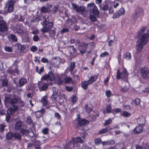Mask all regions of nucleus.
Returning a JSON list of instances; mask_svg holds the SVG:
<instances>
[{
  "instance_id": "14",
  "label": "nucleus",
  "mask_w": 149,
  "mask_h": 149,
  "mask_svg": "<svg viewBox=\"0 0 149 149\" xmlns=\"http://www.w3.org/2000/svg\"><path fill=\"white\" fill-rule=\"evenodd\" d=\"M8 30L6 22L3 20H0V31L1 32L6 31Z\"/></svg>"
},
{
  "instance_id": "42",
  "label": "nucleus",
  "mask_w": 149,
  "mask_h": 149,
  "mask_svg": "<svg viewBox=\"0 0 149 149\" xmlns=\"http://www.w3.org/2000/svg\"><path fill=\"white\" fill-rule=\"evenodd\" d=\"M89 19L91 20V22H95L97 21L96 17L92 15H89Z\"/></svg>"
},
{
  "instance_id": "50",
  "label": "nucleus",
  "mask_w": 149,
  "mask_h": 149,
  "mask_svg": "<svg viewBox=\"0 0 149 149\" xmlns=\"http://www.w3.org/2000/svg\"><path fill=\"white\" fill-rule=\"evenodd\" d=\"M109 54L108 52L105 51L101 54L100 55V57L102 58H104L106 56L109 55Z\"/></svg>"
},
{
  "instance_id": "28",
  "label": "nucleus",
  "mask_w": 149,
  "mask_h": 149,
  "mask_svg": "<svg viewBox=\"0 0 149 149\" xmlns=\"http://www.w3.org/2000/svg\"><path fill=\"white\" fill-rule=\"evenodd\" d=\"M146 29V27L145 26H143L140 29V30L138 31V37L140 39L141 38L140 37V36H141V34L144 32Z\"/></svg>"
},
{
  "instance_id": "59",
  "label": "nucleus",
  "mask_w": 149,
  "mask_h": 149,
  "mask_svg": "<svg viewBox=\"0 0 149 149\" xmlns=\"http://www.w3.org/2000/svg\"><path fill=\"white\" fill-rule=\"evenodd\" d=\"M69 31V29L68 28H63L62 29L61 31V33L62 34H63L65 32H68Z\"/></svg>"
},
{
  "instance_id": "51",
  "label": "nucleus",
  "mask_w": 149,
  "mask_h": 149,
  "mask_svg": "<svg viewBox=\"0 0 149 149\" xmlns=\"http://www.w3.org/2000/svg\"><path fill=\"white\" fill-rule=\"evenodd\" d=\"M57 82L58 85H60L64 82L63 79L60 77H58L57 78Z\"/></svg>"
},
{
  "instance_id": "46",
  "label": "nucleus",
  "mask_w": 149,
  "mask_h": 149,
  "mask_svg": "<svg viewBox=\"0 0 149 149\" xmlns=\"http://www.w3.org/2000/svg\"><path fill=\"white\" fill-rule=\"evenodd\" d=\"M49 129L47 128H45L42 130V132L44 134L46 135L49 133Z\"/></svg>"
},
{
  "instance_id": "11",
  "label": "nucleus",
  "mask_w": 149,
  "mask_h": 149,
  "mask_svg": "<svg viewBox=\"0 0 149 149\" xmlns=\"http://www.w3.org/2000/svg\"><path fill=\"white\" fill-rule=\"evenodd\" d=\"M5 101L6 103L10 104L13 105L17 103L18 100L16 98H12L9 97H5Z\"/></svg>"
},
{
  "instance_id": "2",
  "label": "nucleus",
  "mask_w": 149,
  "mask_h": 149,
  "mask_svg": "<svg viewBox=\"0 0 149 149\" xmlns=\"http://www.w3.org/2000/svg\"><path fill=\"white\" fill-rule=\"evenodd\" d=\"M144 10L141 7L138 6L134 10L133 13L132 15V18L134 22L139 17L144 15Z\"/></svg>"
},
{
  "instance_id": "33",
  "label": "nucleus",
  "mask_w": 149,
  "mask_h": 149,
  "mask_svg": "<svg viewBox=\"0 0 149 149\" xmlns=\"http://www.w3.org/2000/svg\"><path fill=\"white\" fill-rule=\"evenodd\" d=\"M125 58L127 60H130L132 59V56L130 53L127 52L125 55Z\"/></svg>"
},
{
  "instance_id": "64",
  "label": "nucleus",
  "mask_w": 149,
  "mask_h": 149,
  "mask_svg": "<svg viewBox=\"0 0 149 149\" xmlns=\"http://www.w3.org/2000/svg\"><path fill=\"white\" fill-rule=\"evenodd\" d=\"M25 19L22 15H20V17L18 19V21L20 22H23L24 21Z\"/></svg>"
},
{
  "instance_id": "60",
  "label": "nucleus",
  "mask_w": 149,
  "mask_h": 149,
  "mask_svg": "<svg viewBox=\"0 0 149 149\" xmlns=\"http://www.w3.org/2000/svg\"><path fill=\"white\" fill-rule=\"evenodd\" d=\"M120 15H119L118 13L117 12L114 13L113 15V19H116L120 17Z\"/></svg>"
},
{
  "instance_id": "61",
  "label": "nucleus",
  "mask_w": 149,
  "mask_h": 149,
  "mask_svg": "<svg viewBox=\"0 0 149 149\" xmlns=\"http://www.w3.org/2000/svg\"><path fill=\"white\" fill-rule=\"evenodd\" d=\"M33 40L34 42H37L39 40V38L37 35H35L33 37Z\"/></svg>"
},
{
  "instance_id": "22",
  "label": "nucleus",
  "mask_w": 149,
  "mask_h": 149,
  "mask_svg": "<svg viewBox=\"0 0 149 149\" xmlns=\"http://www.w3.org/2000/svg\"><path fill=\"white\" fill-rule=\"evenodd\" d=\"M99 75V74L97 73L96 75H94L93 76H92L88 80L90 84H91L94 82L98 78V76Z\"/></svg>"
},
{
  "instance_id": "44",
  "label": "nucleus",
  "mask_w": 149,
  "mask_h": 149,
  "mask_svg": "<svg viewBox=\"0 0 149 149\" xmlns=\"http://www.w3.org/2000/svg\"><path fill=\"white\" fill-rule=\"evenodd\" d=\"M128 89V88L126 86H125L123 87H121L120 91L121 92L124 93L127 91Z\"/></svg>"
},
{
  "instance_id": "20",
  "label": "nucleus",
  "mask_w": 149,
  "mask_h": 149,
  "mask_svg": "<svg viewBox=\"0 0 149 149\" xmlns=\"http://www.w3.org/2000/svg\"><path fill=\"white\" fill-rule=\"evenodd\" d=\"M45 112L44 109L42 108L40 110L36 112L35 114L36 118H39L43 116V114Z\"/></svg>"
},
{
  "instance_id": "16",
  "label": "nucleus",
  "mask_w": 149,
  "mask_h": 149,
  "mask_svg": "<svg viewBox=\"0 0 149 149\" xmlns=\"http://www.w3.org/2000/svg\"><path fill=\"white\" fill-rule=\"evenodd\" d=\"M143 132V127L141 125H139L134 128L133 131V134H139Z\"/></svg>"
},
{
  "instance_id": "57",
  "label": "nucleus",
  "mask_w": 149,
  "mask_h": 149,
  "mask_svg": "<svg viewBox=\"0 0 149 149\" xmlns=\"http://www.w3.org/2000/svg\"><path fill=\"white\" fill-rule=\"evenodd\" d=\"M54 116L56 117L58 120H60L61 119V116L59 113L58 112H55L54 113Z\"/></svg>"
},
{
  "instance_id": "39",
  "label": "nucleus",
  "mask_w": 149,
  "mask_h": 149,
  "mask_svg": "<svg viewBox=\"0 0 149 149\" xmlns=\"http://www.w3.org/2000/svg\"><path fill=\"white\" fill-rule=\"evenodd\" d=\"M10 38L13 41L16 42L17 41V37L15 35L13 34H11L10 35Z\"/></svg>"
},
{
  "instance_id": "12",
  "label": "nucleus",
  "mask_w": 149,
  "mask_h": 149,
  "mask_svg": "<svg viewBox=\"0 0 149 149\" xmlns=\"http://www.w3.org/2000/svg\"><path fill=\"white\" fill-rule=\"evenodd\" d=\"M72 5L73 8L75 9L77 13H82L85 11V8L83 6H80L79 7L74 3H72Z\"/></svg>"
},
{
  "instance_id": "17",
  "label": "nucleus",
  "mask_w": 149,
  "mask_h": 149,
  "mask_svg": "<svg viewBox=\"0 0 149 149\" xmlns=\"http://www.w3.org/2000/svg\"><path fill=\"white\" fill-rule=\"evenodd\" d=\"M18 106L16 105H12L7 110L8 114L11 115L14 113L18 109Z\"/></svg>"
},
{
  "instance_id": "62",
  "label": "nucleus",
  "mask_w": 149,
  "mask_h": 149,
  "mask_svg": "<svg viewBox=\"0 0 149 149\" xmlns=\"http://www.w3.org/2000/svg\"><path fill=\"white\" fill-rule=\"evenodd\" d=\"M121 109L120 108H116L113 109V112L115 113H118L121 111Z\"/></svg>"
},
{
  "instance_id": "41",
  "label": "nucleus",
  "mask_w": 149,
  "mask_h": 149,
  "mask_svg": "<svg viewBox=\"0 0 149 149\" xmlns=\"http://www.w3.org/2000/svg\"><path fill=\"white\" fill-rule=\"evenodd\" d=\"M121 73L122 79L124 78L127 76V70H123Z\"/></svg>"
},
{
  "instance_id": "48",
  "label": "nucleus",
  "mask_w": 149,
  "mask_h": 149,
  "mask_svg": "<svg viewBox=\"0 0 149 149\" xmlns=\"http://www.w3.org/2000/svg\"><path fill=\"white\" fill-rule=\"evenodd\" d=\"M2 84L3 87L7 86L8 85V80L6 79H5L2 81Z\"/></svg>"
},
{
  "instance_id": "32",
  "label": "nucleus",
  "mask_w": 149,
  "mask_h": 149,
  "mask_svg": "<svg viewBox=\"0 0 149 149\" xmlns=\"http://www.w3.org/2000/svg\"><path fill=\"white\" fill-rule=\"evenodd\" d=\"M41 11L43 13H49V9L48 7L43 6L41 8Z\"/></svg>"
},
{
  "instance_id": "55",
  "label": "nucleus",
  "mask_w": 149,
  "mask_h": 149,
  "mask_svg": "<svg viewBox=\"0 0 149 149\" xmlns=\"http://www.w3.org/2000/svg\"><path fill=\"white\" fill-rule=\"evenodd\" d=\"M38 50V48L35 45L32 46L30 48V50L33 52H36Z\"/></svg>"
},
{
  "instance_id": "9",
  "label": "nucleus",
  "mask_w": 149,
  "mask_h": 149,
  "mask_svg": "<svg viewBox=\"0 0 149 149\" xmlns=\"http://www.w3.org/2000/svg\"><path fill=\"white\" fill-rule=\"evenodd\" d=\"M41 79L45 80H49V81H52L54 79V76L53 72L49 71L47 74L43 75Z\"/></svg>"
},
{
  "instance_id": "45",
  "label": "nucleus",
  "mask_w": 149,
  "mask_h": 149,
  "mask_svg": "<svg viewBox=\"0 0 149 149\" xmlns=\"http://www.w3.org/2000/svg\"><path fill=\"white\" fill-rule=\"evenodd\" d=\"M111 105H108L106 106V110L107 113H109L111 112Z\"/></svg>"
},
{
  "instance_id": "35",
  "label": "nucleus",
  "mask_w": 149,
  "mask_h": 149,
  "mask_svg": "<svg viewBox=\"0 0 149 149\" xmlns=\"http://www.w3.org/2000/svg\"><path fill=\"white\" fill-rule=\"evenodd\" d=\"M65 83H70L72 81V79L70 77L67 76L64 79Z\"/></svg>"
},
{
  "instance_id": "15",
  "label": "nucleus",
  "mask_w": 149,
  "mask_h": 149,
  "mask_svg": "<svg viewBox=\"0 0 149 149\" xmlns=\"http://www.w3.org/2000/svg\"><path fill=\"white\" fill-rule=\"evenodd\" d=\"M15 47L17 50L19 51L20 53L23 52L26 49V46L24 45H22L19 43H17L13 45Z\"/></svg>"
},
{
  "instance_id": "52",
  "label": "nucleus",
  "mask_w": 149,
  "mask_h": 149,
  "mask_svg": "<svg viewBox=\"0 0 149 149\" xmlns=\"http://www.w3.org/2000/svg\"><path fill=\"white\" fill-rule=\"evenodd\" d=\"M94 142L96 145H98L101 142V139L100 138H97L95 139L94 140Z\"/></svg>"
},
{
  "instance_id": "10",
  "label": "nucleus",
  "mask_w": 149,
  "mask_h": 149,
  "mask_svg": "<svg viewBox=\"0 0 149 149\" xmlns=\"http://www.w3.org/2000/svg\"><path fill=\"white\" fill-rule=\"evenodd\" d=\"M38 87L40 91H46L48 87V84L41 81L38 84Z\"/></svg>"
},
{
  "instance_id": "13",
  "label": "nucleus",
  "mask_w": 149,
  "mask_h": 149,
  "mask_svg": "<svg viewBox=\"0 0 149 149\" xmlns=\"http://www.w3.org/2000/svg\"><path fill=\"white\" fill-rule=\"evenodd\" d=\"M69 53L70 56L74 57L75 56L77 53V50L74 48V45H70L68 47Z\"/></svg>"
},
{
  "instance_id": "5",
  "label": "nucleus",
  "mask_w": 149,
  "mask_h": 149,
  "mask_svg": "<svg viewBox=\"0 0 149 149\" xmlns=\"http://www.w3.org/2000/svg\"><path fill=\"white\" fill-rule=\"evenodd\" d=\"M87 7L89 9L92 8V13L95 15H97L99 13V11L97 8L94 3H91L87 5Z\"/></svg>"
},
{
  "instance_id": "19",
  "label": "nucleus",
  "mask_w": 149,
  "mask_h": 149,
  "mask_svg": "<svg viewBox=\"0 0 149 149\" xmlns=\"http://www.w3.org/2000/svg\"><path fill=\"white\" fill-rule=\"evenodd\" d=\"M27 82V79L24 77H22L20 78L19 80V83L20 86L22 87L25 85Z\"/></svg>"
},
{
  "instance_id": "34",
  "label": "nucleus",
  "mask_w": 149,
  "mask_h": 149,
  "mask_svg": "<svg viewBox=\"0 0 149 149\" xmlns=\"http://www.w3.org/2000/svg\"><path fill=\"white\" fill-rule=\"evenodd\" d=\"M117 12L118 13L119 15L121 16L124 15L125 14V11L123 8L122 7L117 11Z\"/></svg>"
},
{
  "instance_id": "26",
  "label": "nucleus",
  "mask_w": 149,
  "mask_h": 149,
  "mask_svg": "<svg viewBox=\"0 0 149 149\" xmlns=\"http://www.w3.org/2000/svg\"><path fill=\"white\" fill-rule=\"evenodd\" d=\"M22 123L21 121L19 120L17 121L15 124L14 128L15 130H19L22 126Z\"/></svg>"
},
{
  "instance_id": "1",
  "label": "nucleus",
  "mask_w": 149,
  "mask_h": 149,
  "mask_svg": "<svg viewBox=\"0 0 149 149\" xmlns=\"http://www.w3.org/2000/svg\"><path fill=\"white\" fill-rule=\"evenodd\" d=\"M51 17L50 16H48L45 18L43 23V28L42 29V31L44 33L48 32L50 31L54 26V23L52 22H50L49 18Z\"/></svg>"
},
{
  "instance_id": "36",
  "label": "nucleus",
  "mask_w": 149,
  "mask_h": 149,
  "mask_svg": "<svg viewBox=\"0 0 149 149\" xmlns=\"http://www.w3.org/2000/svg\"><path fill=\"white\" fill-rule=\"evenodd\" d=\"M108 132V129L107 128H103L100 130L98 132V134H102L107 132Z\"/></svg>"
},
{
  "instance_id": "54",
  "label": "nucleus",
  "mask_w": 149,
  "mask_h": 149,
  "mask_svg": "<svg viewBox=\"0 0 149 149\" xmlns=\"http://www.w3.org/2000/svg\"><path fill=\"white\" fill-rule=\"evenodd\" d=\"M136 105L137 106H139L141 100L139 98H136L134 101Z\"/></svg>"
},
{
  "instance_id": "23",
  "label": "nucleus",
  "mask_w": 149,
  "mask_h": 149,
  "mask_svg": "<svg viewBox=\"0 0 149 149\" xmlns=\"http://www.w3.org/2000/svg\"><path fill=\"white\" fill-rule=\"evenodd\" d=\"M89 84H90L88 81H82L81 82V87L84 89L86 90L88 87V86Z\"/></svg>"
},
{
  "instance_id": "24",
  "label": "nucleus",
  "mask_w": 149,
  "mask_h": 149,
  "mask_svg": "<svg viewBox=\"0 0 149 149\" xmlns=\"http://www.w3.org/2000/svg\"><path fill=\"white\" fill-rule=\"evenodd\" d=\"M47 98V96L46 95H45L42 97L41 102L43 106H45L47 104L48 102Z\"/></svg>"
},
{
  "instance_id": "47",
  "label": "nucleus",
  "mask_w": 149,
  "mask_h": 149,
  "mask_svg": "<svg viewBox=\"0 0 149 149\" xmlns=\"http://www.w3.org/2000/svg\"><path fill=\"white\" fill-rule=\"evenodd\" d=\"M6 125L4 123H2L0 124V132H2L4 131Z\"/></svg>"
},
{
  "instance_id": "31",
  "label": "nucleus",
  "mask_w": 149,
  "mask_h": 149,
  "mask_svg": "<svg viewBox=\"0 0 149 149\" xmlns=\"http://www.w3.org/2000/svg\"><path fill=\"white\" fill-rule=\"evenodd\" d=\"M123 108L126 110H129L130 111L132 110L133 109V108L131 107L130 105L126 104L125 102L123 103Z\"/></svg>"
},
{
  "instance_id": "8",
  "label": "nucleus",
  "mask_w": 149,
  "mask_h": 149,
  "mask_svg": "<svg viewBox=\"0 0 149 149\" xmlns=\"http://www.w3.org/2000/svg\"><path fill=\"white\" fill-rule=\"evenodd\" d=\"M76 120L77 121L79 125L80 126L87 125L89 123V121L88 120L84 118H81L79 114H78V116L76 119Z\"/></svg>"
},
{
  "instance_id": "18",
  "label": "nucleus",
  "mask_w": 149,
  "mask_h": 149,
  "mask_svg": "<svg viewBox=\"0 0 149 149\" xmlns=\"http://www.w3.org/2000/svg\"><path fill=\"white\" fill-rule=\"evenodd\" d=\"M14 5V3L12 1H9L8 2L7 10L8 12L12 13L13 11Z\"/></svg>"
},
{
  "instance_id": "63",
  "label": "nucleus",
  "mask_w": 149,
  "mask_h": 149,
  "mask_svg": "<svg viewBox=\"0 0 149 149\" xmlns=\"http://www.w3.org/2000/svg\"><path fill=\"white\" fill-rule=\"evenodd\" d=\"M41 61L42 62L45 63H47L48 62V60L47 58L43 57L41 58Z\"/></svg>"
},
{
  "instance_id": "38",
  "label": "nucleus",
  "mask_w": 149,
  "mask_h": 149,
  "mask_svg": "<svg viewBox=\"0 0 149 149\" xmlns=\"http://www.w3.org/2000/svg\"><path fill=\"white\" fill-rule=\"evenodd\" d=\"M75 63L74 62H72L70 63L69 68V71L71 72H72L73 71L75 67Z\"/></svg>"
},
{
  "instance_id": "6",
  "label": "nucleus",
  "mask_w": 149,
  "mask_h": 149,
  "mask_svg": "<svg viewBox=\"0 0 149 149\" xmlns=\"http://www.w3.org/2000/svg\"><path fill=\"white\" fill-rule=\"evenodd\" d=\"M21 27V25L17 23L15 26H13L12 28L13 30L15 33L22 34L24 32V31Z\"/></svg>"
},
{
  "instance_id": "40",
  "label": "nucleus",
  "mask_w": 149,
  "mask_h": 149,
  "mask_svg": "<svg viewBox=\"0 0 149 149\" xmlns=\"http://www.w3.org/2000/svg\"><path fill=\"white\" fill-rule=\"evenodd\" d=\"M84 108L86 110V112L88 113H90L92 111V109L88 107V104H86L85 105Z\"/></svg>"
},
{
  "instance_id": "56",
  "label": "nucleus",
  "mask_w": 149,
  "mask_h": 149,
  "mask_svg": "<svg viewBox=\"0 0 149 149\" xmlns=\"http://www.w3.org/2000/svg\"><path fill=\"white\" fill-rule=\"evenodd\" d=\"M106 95L108 98L110 97L111 95V92L110 90L106 91L105 92Z\"/></svg>"
},
{
  "instance_id": "58",
  "label": "nucleus",
  "mask_w": 149,
  "mask_h": 149,
  "mask_svg": "<svg viewBox=\"0 0 149 149\" xmlns=\"http://www.w3.org/2000/svg\"><path fill=\"white\" fill-rule=\"evenodd\" d=\"M123 114L124 116L126 117H129L131 115V113L128 112L126 111H123Z\"/></svg>"
},
{
  "instance_id": "29",
  "label": "nucleus",
  "mask_w": 149,
  "mask_h": 149,
  "mask_svg": "<svg viewBox=\"0 0 149 149\" xmlns=\"http://www.w3.org/2000/svg\"><path fill=\"white\" fill-rule=\"evenodd\" d=\"M78 99L77 96L75 95H72L70 98V100L72 104H74L76 103Z\"/></svg>"
},
{
  "instance_id": "53",
  "label": "nucleus",
  "mask_w": 149,
  "mask_h": 149,
  "mask_svg": "<svg viewBox=\"0 0 149 149\" xmlns=\"http://www.w3.org/2000/svg\"><path fill=\"white\" fill-rule=\"evenodd\" d=\"M5 50L6 51L9 52H12V48L11 47L9 46H6L4 47Z\"/></svg>"
},
{
  "instance_id": "25",
  "label": "nucleus",
  "mask_w": 149,
  "mask_h": 149,
  "mask_svg": "<svg viewBox=\"0 0 149 149\" xmlns=\"http://www.w3.org/2000/svg\"><path fill=\"white\" fill-rule=\"evenodd\" d=\"M34 133L31 129H29L27 130L26 136H27L29 138L31 139L34 136Z\"/></svg>"
},
{
  "instance_id": "3",
  "label": "nucleus",
  "mask_w": 149,
  "mask_h": 149,
  "mask_svg": "<svg viewBox=\"0 0 149 149\" xmlns=\"http://www.w3.org/2000/svg\"><path fill=\"white\" fill-rule=\"evenodd\" d=\"M6 139L7 140L13 139L14 140H21V136L19 134L15 132L12 133L10 132H8L6 135Z\"/></svg>"
},
{
  "instance_id": "27",
  "label": "nucleus",
  "mask_w": 149,
  "mask_h": 149,
  "mask_svg": "<svg viewBox=\"0 0 149 149\" xmlns=\"http://www.w3.org/2000/svg\"><path fill=\"white\" fill-rule=\"evenodd\" d=\"M109 4L108 2L106 1H104L102 7H100L101 9L104 11L107 10L109 9Z\"/></svg>"
},
{
  "instance_id": "43",
  "label": "nucleus",
  "mask_w": 149,
  "mask_h": 149,
  "mask_svg": "<svg viewBox=\"0 0 149 149\" xmlns=\"http://www.w3.org/2000/svg\"><path fill=\"white\" fill-rule=\"evenodd\" d=\"M112 123V120L111 118H109L108 120H105L104 123V126H106L107 125L110 124Z\"/></svg>"
},
{
  "instance_id": "21",
  "label": "nucleus",
  "mask_w": 149,
  "mask_h": 149,
  "mask_svg": "<svg viewBox=\"0 0 149 149\" xmlns=\"http://www.w3.org/2000/svg\"><path fill=\"white\" fill-rule=\"evenodd\" d=\"M146 122L145 119L144 117L140 116L137 119V122L139 125H143L145 124Z\"/></svg>"
},
{
  "instance_id": "7",
  "label": "nucleus",
  "mask_w": 149,
  "mask_h": 149,
  "mask_svg": "<svg viewBox=\"0 0 149 149\" xmlns=\"http://www.w3.org/2000/svg\"><path fill=\"white\" fill-rule=\"evenodd\" d=\"M88 45V43L82 42L79 46V49L81 55H83L85 52Z\"/></svg>"
},
{
  "instance_id": "49",
  "label": "nucleus",
  "mask_w": 149,
  "mask_h": 149,
  "mask_svg": "<svg viewBox=\"0 0 149 149\" xmlns=\"http://www.w3.org/2000/svg\"><path fill=\"white\" fill-rule=\"evenodd\" d=\"M20 133L22 135H26L27 130H26L24 128H22L20 129Z\"/></svg>"
},
{
  "instance_id": "30",
  "label": "nucleus",
  "mask_w": 149,
  "mask_h": 149,
  "mask_svg": "<svg viewBox=\"0 0 149 149\" xmlns=\"http://www.w3.org/2000/svg\"><path fill=\"white\" fill-rule=\"evenodd\" d=\"M58 96V93L57 92L54 91L51 96V98L52 99L53 101H55Z\"/></svg>"
},
{
  "instance_id": "4",
  "label": "nucleus",
  "mask_w": 149,
  "mask_h": 149,
  "mask_svg": "<svg viewBox=\"0 0 149 149\" xmlns=\"http://www.w3.org/2000/svg\"><path fill=\"white\" fill-rule=\"evenodd\" d=\"M138 72L142 78L146 79L149 75V70L146 67H142L139 68Z\"/></svg>"
},
{
  "instance_id": "37",
  "label": "nucleus",
  "mask_w": 149,
  "mask_h": 149,
  "mask_svg": "<svg viewBox=\"0 0 149 149\" xmlns=\"http://www.w3.org/2000/svg\"><path fill=\"white\" fill-rule=\"evenodd\" d=\"M121 78L122 79L121 72H120V69H118L116 73V79L118 80Z\"/></svg>"
}]
</instances>
